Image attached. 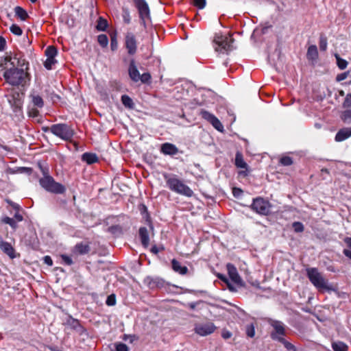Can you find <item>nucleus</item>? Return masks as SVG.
I'll list each match as a JSON object with an SVG mask.
<instances>
[{
  "label": "nucleus",
  "mask_w": 351,
  "mask_h": 351,
  "mask_svg": "<svg viewBox=\"0 0 351 351\" xmlns=\"http://www.w3.org/2000/svg\"><path fill=\"white\" fill-rule=\"evenodd\" d=\"M43 173V177L39 180L40 186L47 191L56 193L62 194L65 192V187L60 183L56 182L54 179L48 174L47 170L40 167Z\"/></svg>",
  "instance_id": "f257e3e1"
},
{
  "label": "nucleus",
  "mask_w": 351,
  "mask_h": 351,
  "mask_svg": "<svg viewBox=\"0 0 351 351\" xmlns=\"http://www.w3.org/2000/svg\"><path fill=\"white\" fill-rule=\"evenodd\" d=\"M25 76L26 73L23 69H19L14 66L7 69L3 73V77L6 82L13 86L21 84Z\"/></svg>",
  "instance_id": "f03ea898"
},
{
  "label": "nucleus",
  "mask_w": 351,
  "mask_h": 351,
  "mask_svg": "<svg viewBox=\"0 0 351 351\" xmlns=\"http://www.w3.org/2000/svg\"><path fill=\"white\" fill-rule=\"evenodd\" d=\"M308 278L311 282L319 290H332V287L328 285V281L322 276L316 268L306 269Z\"/></svg>",
  "instance_id": "7ed1b4c3"
},
{
  "label": "nucleus",
  "mask_w": 351,
  "mask_h": 351,
  "mask_svg": "<svg viewBox=\"0 0 351 351\" xmlns=\"http://www.w3.org/2000/svg\"><path fill=\"white\" fill-rule=\"evenodd\" d=\"M50 132L62 140L67 141L72 138L74 135L73 130L67 124H53L49 128Z\"/></svg>",
  "instance_id": "20e7f679"
},
{
  "label": "nucleus",
  "mask_w": 351,
  "mask_h": 351,
  "mask_svg": "<svg viewBox=\"0 0 351 351\" xmlns=\"http://www.w3.org/2000/svg\"><path fill=\"white\" fill-rule=\"evenodd\" d=\"M167 184L168 187L171 191L177 193L184 195L188 197L192 195L193 191L191 190V189L188 187L186 185H185L181 180H180L177 178H169L167 180Z\"/></svg>",
  "instance_id": "39448f33"
},
{
  "label": "nucleus",
  "mask_w": 351,
  "mask_h": 351,
  "mask_svg": "<svg viewBox=\"0 0 351 351\" xmlns=\"http://www.w3.org/2000/svg\"><path fill=\"white\" fill-rule=\"evenodd\" d=\"M252 209L259 215H267L270 213L271 204L263 197L254 199Z\"/></svg>",
  "instance_id": "423d86ee"
},
{
  "label": "nucleus",
  "mask_w": 351,
  "mask_h": 351,
  "mask_svg": "<svg viewBox=\"0 0 351 351\" xmlns=\"http://www.w3.org/2000/svg\"><path fill=\"white\" fill-rule=\"evenodd\" d=\"M215 42L217 45L215 50L221 53H228L233 49V39L230 36H217Z\"/></svg>",
  "instance_id": "0eeeda50"
},
{
  "label": "nucleus",
  "mask_w": 351,
  "mask_h": 351,
  "mask_svg": "<svg viewBox=\"0 0 351 351\" xmlns=\"http://www.w3.org/2000/svg\"><path fill=\"white\" fill-rule=\"evenodd\" d=\"M269 324L274 330V331L271 333V339L278 341L280 339L284 338L285 335V327L284 324L277 320H270Z\"/></svg>",
  "instance_id": "6e6552de"
},
{
  "label": "nucleus",
  "mask_w": 351,
  "mask_h": 351,
  "mask_svg": "<svg viewBox=\"0 0 351 351\" xmlns=\"http://www.w3.org/2000/svg\"><path fill=\"white\" fill-rule=\"evenodd\" d=\"M135 5L138 10L139 16L145 23V20L149 18V8L145 0H134Z\"/></svg>",
  "instance_id": "1a4fd4ad"
},
{
  "label": "nucleus",
  "mask_w": 351,
  "mask_h": 351,
  "mask_svg": "<svg viewBox=\"0 0 351 351\" xmlns=\"http://www.w3.org/2000/svg\"><path fill=\"white\" fill-rule=\"evenodd\" d=\"M125 46L128 54L134 55L137 50V44L135 36L132 32H128L125 35Z\"/></svg>",
  "instance_id": "9d476101"
},
{
  "label": "nucleus",
  "mask_w": 351,
  "mask_h": 351,
  "mask_svg": "<svg viewBox=\"0 0 351 351\" xmlns=\"http://www.w3.org/2000/svg\"><path fill=\"white\" fill-rule=\"evenodd\" d=\"M202 117L204 119L212 124V125L218 131L223 132V125L220 121L213 114L207 111H201Z\"/></svg>",
  "instance_id": "9b49d317"
},
{
  "label": "nucleus",
  "mask_w": 351,
  "mask_h": 351,
  "mask_svg": "<svg viewBox=\"0 0 351 351\" xmlns=\"http://www.w3.org/2000/svg\"><path fill=\"white\" fill-rule=\"evenodd\" d=\"M228 276L231 280L239 286H243V282L239 276L235 266L231 263H228L226 265Z\"/></svg>",
  "instance_id": "f8f14e48"
},
{
  "label": "nucleus",
  "mask_w": 351,
  "mask_h": 351,
  "mask_svg": "<svg viewBox=\"0 0 351 351\" xmlns=\"http://www.w3.org/2000/svg\"><path fill=\"white\" fill-rule=\"evenodd\" d=\"M128 73L132 81L137 82L140 80L141 74L136 66L135 61L132 60L130 63Z\"/></svg>",
  "instance_id": "ddd939ff"
},
{
  "label": "nucleus",
  "mask_w": 351,
  "mask_h": 351,
  "mask_svg": "<svg viewBox=\"0 0 351 351\" xmlns=\"http://www.w3.org/2000/svg\"><path fill=\"white\" fill-rule=\"evenodd\" d=\"M161 152L165 155L173 156L178 153V149L172 143H165L161 145Z\"/></svg>",
  "instance_id": "4468645a"
},
{
  "label": "nucleus",
  "mask_w": 351,
  "mask_h": 351,
  "mask_svg": "<svg viewBox=\"0 0 351 351\" xmlns=\"http://www.w3.org/2000/svg\"><path fill=\"white\" fill-rule=\"evenodd\" d=\"M215 326L211 322L202 324L200 326H199V335L206 336L210 335L215 331Z\"/></svg>",
  "instance_id": "2eb2a0df"
},
{
  "label": "nucleus",
  "mask_w": 351,
  "mask_h": 351,
  "mask_svg": "<svg viewBox=\"0 0 351 351\" xmlns=\"http://www.w3.org/2000/svg\"><path fill=\"white\" fill-rule=\"evenodd\" d=\"M0 249L11 258L16 257L14 250L10 243L0 239Z\"/></svg>",
  "instance_id": "dca6fc26"
},
{
  "label": "nucleus",
  "mask_w": 351,
  "mask_h": 351,
  "mask_svg": "<svg viewBox=\"0 0 351 351\" xmlns=\"http://www.w3.org/2000/svg\"><path fill=\"white\" fill-rule=\"evenodd\" d=\"M351 136V128H344L339 130L335 136V141L341 142Z\"/></svg>",
  "instance_id": "f3484780"
},
{
  "label": "nucleus",
  "mask_w": 351,
  "mask_h": 351,
  "mask_svg": "<svg viewBox=\"0 0 351 351\" xmlns=\"http://www.w3.org/2000/svg\"><path fill=\"white\" fill-rule=\"evenodd\" d=\"M32 104L34 106L41 108L44 106V101L42 97L36 91H32L29 95Z\"/></svg>",
  "instance_id": "a211bd4d"
},
{
  "label": "nucleus",
  "mask_w": 351,
  "mask_h": 351,
  "mask_svg": "<svg viewBox=\"0 0 351 351\" xmlns=\"http://www.w3.org/2000/svg\"><path fill=\"white\" fill-rule=\"evenodd\" d=\"M89 251H90L89 245L87 243L81 242V243H77L75 245V247L73 250V253L75 254L82 255V254H86L88 253Z\"/></svg>",
  "instance_id": "6ab92c4d"
},
{
  "label": "nucleus",
  "mask_w": 351,
  "mask_h": 351,
  "mask_svg": "<svg viewBox=\"0 0 351 351\" xmlns=\"http://www.w3.org/2000/svg\"><path fill=\"white\" fill-rule=\"evenodd\" d=\"M171 265L173 270L179 274L184 275L188 271V268L176 259L172 260Z\"/></svg>",
  "instance_id": "aec40b11"
},
{
  "label": "nucleus",
  "mask_w": 351,
  "mask_h": 351,
  "mask_svg": "<svg viewBox=\"0 0 351 351\" xmlns=\"http://www.w3.org/2000/svg\"><path fill=\"white\" fill-rule=\"evenodd\" d=\"M139 237L144 247H147L149 243V237L148 230L145 227L140 228Z\"/></svg>",
  "instance_id": "412c9836"
},
{
  "label": "nucleus",
  "mask_w": 351,
  "mask_h": 351,
  "mask_svg": "<svg viewBox=\"0 0 351 351\" xmlns=\"http://www.w3.org/2000/svg\"><path fill=\"white\" fill-rule=\"evenodd\" d=\"M82 160L88 165H92L98 161V157L95 154L86 152L82 155Z\"/></svg>",
  "instance_id": "4be33fe9"
},
{
  "label": "nucleus",
  "mask_w": 351,
  "mask_h": 351,
  "mask_svg": "<svg viewBox=\"0 0 351 351\" xmlns=\"http://www.w3.org/2000/svg\"><path fill=\"white\" fill-rule=\"evenodd\" d=\"M331 347L334 351H348V346L341 341H333Z\"/></svg>",
  "instance_id": "5701e85b"
},
{
  "label": "nucleus",
  "mask_w": 351,
  "mask_h": 351,
  "mask_svg": "<svg viewBox=\"0 0 351 351\" xmlns=\"http://www.w3.org/2000/svg\"><path fill=\"white\" fill-rule=\"evenodd\" d=\"M199 92L201 93V95L203 97L202 101L204 103L209 101L210 99L214 97V92L210 89L199 88Z\"/></svg>",
  "instance_id": "b1692460"
},
{
  "label": "nucleus",
  "mask_w": 351,
  "mask_h": 351,
  "mask_svg": "<svg viewBox=\"0 0 351 351\" xmlns=\"http://www.w3.org/2000/svg\"><path fill=\"white\" fill-rule=\"evenodd\" d=\"M306 57L308 60H316L318 58V51L316 45H311L307 50Z\"/></svg>",
  "instance_id": "393cba45"
},
{
  "label": "nucleus",
  "mask_w": 351,
  "mask_h": 351,
  "mask_svg": "<svg viewBox=\"0 0 351 351\" xmlns=\"http://www.w3.org/2000/svg\"><path fill=\"white\" fill-rule=\"evenodd\" d=\"M64 324L74 330H77V328L80 327L79 321L71 316H68Z\"/></svg>",
  "instance_id": "a878e982"
},
{
  "label": "nucleus",
  "mask_w": 351,
  "mask_h": 351,
  "mask_svg": "<svg viewBox=\"0 0 351 351\" xmlns=\"http://www.w3.org/2000/svg\"><path fill=\"white\" fill-rule=\"evenodd\" d=\"M235 165L239 168L246 169L247 165L244 161L243 156L241 153L237 152L235 157Z\"/></svg>",
  "instance_id": "bb28decb"
},
{
  "label": "nucleus",
  "mask_w": 351,
  "mask_h": 351,
  "mask_svg": "<svg viewBox=\"0 0 351 351\" xmlns=\"http://www.w3.org/2000/svg\"><path fill=\"white\" fill-rule=\"evenodd\" d=\"M121 101L125 107L130 108V109L134 108L133 101L128 95H122Z\"/></svg>",
  "instance_id": "cd10ccee"
},
{
  "label": "nucleus",
  "mask_w": 351,
  "mask_h": 351,
  "mask_svg": "<svg viewBox=\"0 0 351 351\" xmlns=\"http://www.w3.org/2000/svg\"><path fill=\"white\" fill-rule=\"evenodd\" d=\"M335 57L336 58V60H337V64L338 66V67L341 69V70H343V69H345L347 66H348V62L341 58L339 54L337 53H335Z\"/></svg>",
  "instance_id": "c85d7f7f"
},
{
  "label": "nucleus",
  "mask_w": 351,
  "mask_h": 351,
  "mask_svg": "<svg viewBox=\"0 0 351 351\" xmlns=\"http://www.w3.org/2000/svg\"><path fill=\"white\" fill-rule=\"evenodd\" d=\"M108 27V22L102 17H99L97 21L96 28L98 31H105Z\"/></svg>",
  "instance_id": "c756f323"
},
{
  "label": "nucleus",
  "mask_w": 351,
  "mask_h": 351,
  "mask_svg": "<svg viewBox=\"0 0 351 351\" xmlns=\"http://www.w3.org/2000/svg\"><path fill=\"white\" fill-rule=\"evenodd\" d=\"M15 14L23 21H25L28 16L27 12L19 6L15 8Z\"/></svg>",
  "instance_id": "7c9ffc66"
},
{
  "label": "nucleus",
  "mask_w": 351,
  "mask_h": 351,
  "mask_svg": "<svg viewBox=\"0 0 351 351\" xmlns=\"http://www.w3.org/2000/svg\"><path fill=\"white\" fill-rule=\"evenodd\" d=\"M278 341L283 344L287 351H297L295 346L291 343L287 341L285 338L280 339Z\"/></svg>",
  "instance_id": "2f4dec72"
},
{
  "label": "nucleus",
  "mask_w": 351,
  "mask_h": 351,
  "mask_svg": "<svg viewBox=\"0 0 351 351\" xmlns=\"http://www.w3.org/2000/svg\"><path fill=\"white\" fill-rule=\"evenodd\" d=\"M47 58H55L57 55V49L53 46H49L45 50Z\"/></svg>",
  "instance_id": "473e14b6"
},
{
  "label": "nucleus",
  "mask_w": 351,
  "mask_h": 351,
  "mask_svg": "<svg viewBox=\"0 0 351 351\" xmlns=\"http://www.w3.org/2000/svg\"><path fill=\"white\" fill-rule=\"evenodd\" d=\"M97 41L102 47H106L108 45V38L106 34H100L97 37Z\"/></svg>",
  "instance_id": "72a5a7b5"
},
{
  "label": "nucleus",
  "mask_w": 351,
  "mask_h": 351,
  "mask_svg": "<svg viewBox=\"0 0 351 351\" xmlns=\"http://www.w3.org/2000/svg\"><path fill=\"white\" fill-rule=\"evenodd\" d=\"M341 118L345 123H351V110L343 112Z\"/></svg>",
  "instance_id": "f704fd0d"
},
{
  "label": "nucleus",
  "mask_w": 351,
  "mask_h": 351,
  "mask_svg": "<svg viewBox=\"0 0 351 351\" xmlns=\"http://www.w3.org/2000/svg\"><path fill=\"white\" fill-rule=\"evenodd\" d=\"M2 222L6 224H9L12 228H16L17 226L15 219L9 217H3L2 219Z\"/></svg>",
  "instance_id": "c9c22d12"
},
{
  "label": "nucleus",
  "mask_w": 351,
  "mask_h": 351,
  "mask_svg": "<svg viewBox=\"0 0 351 351\" xmlns=\"http://www.w3.org/2000/svg\"><path fill=\"white\" fill-rule=\"evenodd\" d=\"M319 49L321 51H325L327 49L328 42L327 38L324 36L319 38Z\"/></svg>",
  "instance_id": "e433bc0d"
},
{
  "label": "nucleus",
  "mask_w": 351,
  "mask_h": 351,
  "mask_svg": "<svg viewBox=\"0 0 351 351\" xmlns=\"http://www.w3.org/2000/svg\"><path fill=\"white\" fill-rule=\"evenodd\" d=\"M10 29L12 34L16 36H21L23 33L21 28L16 24L12 25Z\"/></svg>",
  "instance_id": "4c0bfd02"
},
{
  "label": "nucleus",
  "mask_w": 351,
  "mask_h": 351,
  "mask_svg": "<svg viewBox=\"0 0 351 351\" xmlns=\"http://www.w3.org/2000/svg\"><path fill=\"white\" fill-rule=\"evenodd\" d=\"M246 335H247V337H254V335H255V328H254V326L251 324H249L246 326Z\"/></svg>",
  "instance_id": "58836bf2"
},
{
  "label": "nucleus",
  "mask_w": 351,
  "mask_h": 351,
  "mask_svg": "<svg viewBox=\"0 0 351 351\" xmlns=\"http://www.w3.org/2000/svg\"><path fill=\"white\" fill-rule=\"evenodd\" d=\"M280 162L281 165H282L284 166H289V165H292L293 160L291 157L285 156L280 158Z\"/></svg>",
  "instance_id": "ea45409f"
},
{
  "label": "nucleus",
  "mask_w": 351,
  "mask_h": 351,
  "mask_svg": "<svg viewBox=\"0 0 351 351\" xmlns=\"http://www.w3.org/2000/svg\"><path fill=\"white\" fill-rule=\"evenodd\" d=\"M56 62L55 58H47L45 61L44 66L48 70L51 69L52 66L56 63Z\"/></svg>",
  "instance_id": "a19ab883"
},
{
  "label": "nucleus",
  "mask_w": 351,
  "mask_h": 351,
  "mask_svg": "<svg viewBox=\"0 0 351 351\" xmlns=\"http://www.w3.org/2000/svg\"><path fill=\"white\" fill-rule=\"evenodd\" d=\"M217 277L220 280H221L222 281H223L224 282H226L230 290H231L232 291H236V289L231 285V284L229 282L228 278L224 275L219 274H217Z\"/></svg>",
  "instance_id": "79ce46f5"
},
{
  "label": "nucleus",
  "mask_w": 351,
  "mask_h": 351,
  "mask_svg": "<svg viewBox=\"0 0 351 351\" xmlns=\"http://www.w3.org/2000/svg\"><path fill=\"white\" fill-rule=\"evenodd\" d=\"M122 16H123V20L125 23L129 24L130 23L131 17H130V12L128 11V10L124 9L123 10Z\"/></svg>",
  "instance_id": "37998d69"
},
{
  "label": "nucleus",
  "mask_w": 351,
  "mask_h": 351,
  "mask_svg": "<svg viewBox=\"0 0 351 351\" xmlns=\"http://www.w3.org/2000/svg\"><path fill=\"white\" fill-rule=\"evenodd\" d=\"M293 227L296 232H302L304 230V226L300 222H294Z\"/></svg>",
  "instance_id": "c03bdc74"
},
{
  "label": "nucleus",
  "mask_w": 351,
  "mask_h": 351,
  "mask_svg": "<svg viewBox=\"0 0 351 351\" xmlns=\"http://www.w3.org/2000/svg\"><path fill=\"white\" fill-rule=\"evenodd\" d=\"M108 306H114L116 304V298L114 294L110 295L106 302Z\"/></svg>",
  "instance_id": "a18cd8bd"
},
{
  "label": "nucleus",
  "mask_w": 351,
  "mask_h": 351,
  "mask_svg": "<svg viewBox=\"0 0 351 351\" xmlns=\"http://www.w3.org/2000/svg\"><path fill=\"white\" fill-rule=\"evenodd\" d=\"M343 108L351 107V93H349L346 96V98L343 103Z\"/></svg>",
  "instance_id": "49530a36"
},
{
  "label": "nucleus",
  "mask_w": 351,
  "mask_h": 351,
  "mask_svg": "<svg viewBox=\"0 0 351 351\" xmlns=\"http://www.w3.org/2000/svg\"><path fill=\"white\" fill-rule=\"evenodd\" d=\"M116 351H129L128 347L123 343L116 344Z\"/></svg>",
  "instance_id": "de8ad7c7"
},
{
  "label": "nucleus",
  "mask_w": 351,
  "mask_h": 351,
  "mask_svg": "<svg viewBox=\"0 0 351 351\" xmlns=\"http://www.w3.org/2000/svg\"><path fill=\"white\" fill-rule=\"evenodd\" d=\"M150 79H151V75L149 73H144L143 74L141 75L140 80L143 83L149 82Z\"/></svg>",
  "instance_id": "09e8293b"
},
{
  "label": "nucleus",
  "mask_w": 351,
  "mask_h": 351,
  "mask_svg": "<svg viewBox=\"0 0 351 351\" xmlns=\"http://www.w3.org/2000/svg\"><path fill=\"white\" fill-rule=\"evenodd\" d=\"M110 48L112 51H116L118 48V42L115 36L111 38Z\"/></svg>",
  "instance_id": "8fccbe9b"
},
{
  "label": "nucleus",
  "mask_w": 351,
  "mask_h": 351,
  "mask_svg": "<svg viewBox=\"0 0 351 351\" xmlns=\"http://www.w3.org/2000/svg\"><path fill=\"white\" fill-rule=\"evenodd\" d=\"M61 258L66 265H71L73 264V261L70 256L66 254H62Z\"/></svg>",
  "instance_id": "3c124183"
},
{
  "label": "nucleus",
  "mask_w": 351,
  "mask_h": 351,
  "mask_svg": "<svg viewBox=\"0 0 351 351\" xmlns=\"http://www.w3.org/2000/svg\"><path fill=\"white\" fill-rule=\"evenodd\" d=\"M232 332L228 330L223 329L221 332V337L224 339H228L232 337Z\"/></svg>",
  "instance_id": "603ef678"
},
{
  "label": "nucleus",
  "mask_w": 351,
  "mask_h": 351,
  "mask_svg": "<svg viewBox=\"0 0 351 351\" xmlns=\"http://www.w3.org/2000/svg\"><path fill=\"white\" fill-rule=\"evenodd\" d=\"M348 75V72L340 73V74L337 75L336 80L337 82L343 81L347 78Z\"/></svg>",
  "instance_id": "864d4df0"
},
{
  "label": "nucleus",
  "mask_w": 351,
  "mask_h": 351,
  "mask_svg": "<svg viewBox=\"0 0 351 351\" xmlns=\"http://www.w3.org/2000/svg\"><path fill=\"white\" fill-rule=\"evenodd\" d=\"M44 263L49 266H51L53 265V261L49 256H45L43 258Z\"/></svg>",
  "instance_id": "5fc2aeb1"
},
{
  "label": "nucleus",
  "mask_w": 351,
  "mask_h": 351,
  "mask_svg": "<svg viewBox=\"0 0 351 351\" xmlns=\"http://www.w3.org/2000/svg\"><path fill=\"white\" fill-rule=\"evenodd\" d=\"M14 219L16 223L20 222L23 219V216L19 213V211H16V213L14 214Z\"/></svg>",
  "instance_id": "6e6d98bb"
},
{
  "label": "nucleus",
  "mask_w": 351,
  "mask_h": 351,
  "mask_svg": "<svg viewBox=\"0 0 351 351\" xmlns=\"http://www.w3.org/2000/svg\"><path fill=\"white\" fill-rule=\"evenodd\" d=\"M5 45V40L2 36H0V51L4 50Z\"/></svg>",
  "instance_id": "4d7b16f0"
},
{
  "label": "nucleus",
  "mask_w": 351,
  "mask_h": 351,
  "mask_svg": "<svg viewBox=\"0 0 351 351\" xmlns=\"http://www.w3.org/2000/svg\"><path fill=\"white\" fill-rule=\"evenodd\" d=\"M206 4V0H199V10L203 9L205 8Z\"/></svg>",
  "instance_id": "13d9d810"
},
{
  "label": "nucleus",
  "mask_w": 351,
  "mask_h": 351,
  "mask_svg": "<svg viewBox=\"0 0 351 351\" xmlns=\"http://www.w3.org/2000/svg\"><path fill=\"white\" fill-rule=\"evenodd\" d=\"M242 193V191L240 189L234 188L233 194L234 196H238Z\"/></svg>",
  "instance_id": "bf43d9fd"
},
{
  "label": "nucleus",
  "mask_w": 351,
  "mask_h": 351,
  "mask_svg": "<svg viewBox=\"0 0 351 351\" xmlns=\"http://www.w3.org/2000/svg\"><path fill=\"white\" fill-rule=\"evenodd\" d=\"M10 205L12 206L14 209H15L16 211H19L20 209V206L18 204L10 202Z\"/></svg>",
  "instance_id": "052dcab7"
},
{
  "label": "nucleus",
  "mask_w": 351,
  "mask_h": 351,
  "mask_svg": "<svg viewBox=\"0 0 351 351\" xmlns=\"http://www.w3.org/2000/svg\"><path fill=\"white\" fill-rule=\"evenodd\" d=\"M344 241L348 245V246L351 247V237L345 238Z\"/></svg>",
  "instance_id": "680f3d73"
},
{
  "label": "nucleus",
  "mask_w": 351,
  "mask_h": 351,
  "mask_svg": "<svg viewBox=\"0 0 351 351\" xmlns=\"http://www.w3.org/2000/svg\"><path fill=\"white\" fill-rule=\"evenodd\" d=\"M343 253H344V254H345L347 257H348V258H350L351 259V251H350V250H344Z\"/></svg>",
  "instance_id": "e2e57ef3"
},
{
  "label": "nucleus",
  "mask_w": 351,
  "mask_h": 351,
  "mask_svg": "<svg viewBox=\"0 0 351 351\" xmlns=\"http://www.w3.org/2000/svg\"><path fill=\"white\" fill-rule=\"evenodd\" d=\"M37 114H38V111L36 110H32V111L29 112V114L33 117L37 116Z\"/></svg>",
  "instance_id": "0e129e2a"
},
{
  "label": "nucleus",
  "mask_w": 351,
  "mask_h": 351,
  "mask_svg": "<svg viewBox=\"0 0 351 351\" xmlns=\"http://www.w3.org/2000/svg\"><path fill=\"white\" fill-rule=\"evenodd\" d=\"M152 252H154V254H157L159 251H158V249L157 248V247L154 246L152 248Z\"/></svg>",
  "instance_id": "69168bd1"
},
{
  "label": "nucleus",
  "mask_w": 351,
  "mask_h": 351,
  "mask_svg": "<svg viewBox=\"0 0 351 351\" xmlns=\"http://www.w3.org/2000/svg\"><path fill=\"white\" fill-rule=\"evenodd\" d=\"M195 306H196V304H195V303H191V304H190V307H191V308H193H193H195Z\"/></svg>",
  "instance_id": "338daca9"
},
{
  "label": "nucleus",
  "mask_w": 351,
  "mask_h": 351,
  "mask_svg": "<svg viewBox=\"0 0 351 351\" xmlns=\"http://www.w3.org/2000/svg\"><path fill=\"white\" fill-rule=\"evenodd\" d=\"M339 95H341V96H344V95H345L344 91L342 90H339Z\"/></svg>",
  "instance_id": "774afa93"
}]
</instances>
